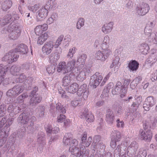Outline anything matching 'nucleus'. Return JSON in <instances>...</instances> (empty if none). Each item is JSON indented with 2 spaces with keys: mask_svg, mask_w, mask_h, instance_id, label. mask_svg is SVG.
<instances>
[{
  "mask_svg": "<svg viewBox=\"0 0 157 157\" xmlns=\"http://www.w3.org/2000/svg\"><path fill=\"white\" fill-rule=\"evenodd\" d=\"M28 51V49L26 45L20 44L14 50L6 54L2 58V60L6 61L9 63L16 61L19 57V56L16 54L17 52L25 54L27 53Z\"/></svg>",
  "mask_w": 157,
  "mask_h": 157,
  "instance_id": "obj_1",
  "label": "nucleus"
},
{
  "mask_svg": "<svg viewBox=\"0 0 157 157\" xmlns=\"http://www.w3.org/2000/svg\"><path fill=\"white\" fill-rule=\"evenodd\" d=\"M70 135L68 133L65 134L63 139V143L65 145L69 146V151L72 154L77 157H80L82 154L78 147V142L76 139H72L71 137H69Z\"/></svg>",
  "mask_w": 157,
  "mask_h": 157,
  "instance_id": "obj_2",
  "label": "nucleus"
},
{
  "mask_svg": "<svg viewBox=\"0 0 157 157\" xmlns=\"http://www.w3.org/2000/svg\"><path fill=\"white\" fill-rule=\"evenodd\" d=\"M78 85L76 83H74L66 87L65 89L69 93L74 94L77 92V94L79 96H81L83 93H84L86 87V84L81 85L80 88H79Z\"/></svg>",
  "mask_w": 157,
  "mask_h": 157,
  "instance_id": "obj_3",
  "label": "nucleus"
},
{
  "mask_svg": "<svg viewBox=\"0 0 157 157\" xmlns=\"http://www.w3.org/2000/svg\"><path fill=\"white\" fill-rule=\"evenodd\" d=\"M103 79V77L99 72H96L92 75L90 81V85L96 88L101 83Z\"/></svg>",
  "mask_w": 157,
  "mask_h": 157,
  "instance_id": "obj_4",
  "label": "nucleus"
},
{
  "mask_svg": "<svg viewBox=\"0 0 157 157\" xmlns=\"http://www.w3.org/2000/svg\"><path fill=\"white\" fill-rule=\"evenodd\" d=\"M7 31L9 33L8 34L9 37L12 40L17 39L20 35V31L16 26H9Z\"/></svg>",
  "mask_w": 157,
  "mask_h": 157,
  "instance_id": "obj_5",
  "label": "nucleus"
},
{
  "mask_svg": "<svg viewBox=\"0 0 157 157\" xmlns=\"http://www.w3.org/2000/svg\"><path fill=\"white\" fill-rule=\"evenodd\" d=\"M54 46V43L52 41H49L45 43L42 48L43 53L46 55L50 54L52 51Z\"/></svg>",
  "mask_w": 157,
  "mask_h": 157,
  "instance_id": "obj_6",
  "label": "nucleus"
},
{
  "mask_svg": "<svg viewBox=\"0 0 157 157\" xmlns=\"http://www.w3.org/2000/svg\"><path fill=\"white\" fill-rule=\"evenodd\" d=\"M156 103V101L152 96H149L145 99L143 105V108L146 111H148L149 108L153 106Z\"/></svg>",
  "mask_w": 157,
  "mask_h": 157,
  "instance_id": "obj_7",
  "label": "nucleus"
},
{
  "mask_svg": "<svg viewBox=\"0 0 157 157\" xmlns=\"http://www.w3.org/2000/svg\"><path fill=\"white\" fill-rule=\"evenodd\" d=\"M81 116L82 118L84 117L86 121L88 123L93 122L94 120L93 114L91 112H89L88 109L86 108L84 111L81 113Z\"/></svg>",
  "mask_w": 157,
  "mask_h": 157,
  "instance_id": "obj_8",
  "label": "nucleus"
},
{
  "mask_svg": "<svg viewBox=\"0 0 157 157\" xmlns=\"http://www.w3.org/2000/svg\"><path fill=\"white\" fill-rule=\"evenodd\" d=\"M140 137L142 140L148 141H150L152 137V134L151 131L150 130L144 131L143 130L140 131Z\"/></svg>",
  "mask_w": 157,
  "mask_h": 157,
  "instance_id": "obj_9",
  "label": "nucleus"
},
{
  "mask_svg": "<svg viewBox=\"0 0 157 157\" xmlns=\"http://www.w3.org/2000/svg\"><path fill=\"white\" fill-rule=\"evenodd\" d=\"M149 10V6L148 4L144 3L138 6L136 10L139 15L143 16L148 12Z\"/></svg>",
  "mask_w": 157,
  "mask_h": 157,
  "instance_id": "obj_10",
  "label": "nucleus"
},
{
  "mask_svg": "<svg viewBox=\"0 0 157 157\" xmlns=\"http://www.w3.org/2000/svg\"><path fill=\"white\" fill-rule=\"evenodd\" d=\"M139 64L135 60H131L128 63V67L131 71H136L138 69Z\"/></svg>",
  "mask_w": 157,
  "mask_h": 157,
  "instance_id": "obj_11",
  "label": "nucleus"
},
{
  "mask_svg": "<svg viewBox=\"0 0 157 157\" xmlns=\"http://www.w3.org/2000/svg\"><path fill=\"white\" fill-rule=\"evenodd\" d=\"M48 28V25L46 24H44L42 25L37 26L35 29V32L36 35H39L43 31L47 30Z\"/></svg>",
  "mask_w": 157,
  "mask_h": 157,
  "instance_id": "obj_12",
  "label": "nucleus"
},
{
  "mask_svg": "<svg viewBox=\"0 0 157 157\" xmlns=\"http://www.w3.org/2000/svg\"><path fill=\"white\" fill-rule=\"evenodd\" d=\"M57 70L58 72H62L64 74L67 73L66 63L64 62H60L58 65Z\"/></svg>",
  "mask_w": 157,
  "mask_h": 157,
  "instance_id": "obj_13",
  "label": "nucleus"
},
{
  "mask_svg": "<svg viewBox=\"0 0 157 157\" xmlns=\"http://www.w3.org/2000/svg\"><path fill=\"white\" fill-rule=\"evenodd\" d=\"M90 70L87 68H84L78 75L77 78L82 80L86 78V75L89 73Z\"/></svg>",
  "mask_w": 157,
  "mask_h": 157,
  "instance_id": "obj_14",
  "label": "nucleus"
},
{
  "mask_svg": "<svg viewBox=\"0 0 157 157\" xmlns=\"http://www.w3.org/2000/svg\"><path fill=\"white\" fill-rule=\"evenodd\" d=\"M12 2L10 0H6L2 3V8L3 10L6 11L12 6Z\"/></svg>",
  "mask_w": 157,
  "mask_h": 157,
  "instance_id": "obj_15",
  "label": "nucleus"
},
{
  "mask_svg": "<svg viewBox=\"0 0 157 157\" xmlns=\"http://www.w3.org/2000/svg\"><path fill=\"white\" fill-rule=\"evenodd\" d=\"M59 58V55L58 53L52 54L49 58V62L54 65L56 64V62Z\"/></svg>",
  "mask_w": 157,
  "mask_h": 157,
  "instance_id": "obj_16",
  "label": "nucleus"
},
{
  "mask_svg": "<svg viewBox=\"0 0 157 157\" xmlns=\"http://www.w3.org/2000/svg\"><path fill=\"white\" fill-rule=\"evenodd\" d=\"M114 119V116L112 111H108L106 115L105 120L109 124H112Z\"/></svg>",
  "mask_w": 157,
  "mask_h": 157,
  "instance_id": "obj_17",
  "label": "nucleus"
},
{
  "mask_svg": "<svg viewBox=\"0 0 157 157\" xmlns=\"http://www.w3.org/2000/svg\"><path fill=\"white\" fill-rule=\"evenodd\" d=\"M39 17L42 19L46 18L48 14V10L45 8H42L38 11Z\"/></svg>",
  "mask_w": 157,
  "mask_h": 157,
  "instance_id": "obj_18",
  "label": "nucleus"
},
{
  "mask_svg": "<svg viewBox=\"0 0 157 157\" xmlns=\"http://www.w3.org/2000/svg\"><path fill=\"white\" fill-rule=\"evenodd\" d=\"M112 29V24L110 22L108 24H105L102 28V32L105 33L107 34L110 32Z\"/></svg>",
  "mask_w": 157,
  "mask_h": 157,
  "instance_id": "obj_19",
  "label": "nucleus"
},
{
  "mask_svg": "<svg viewBox=\"0 0 157 157\" xmlns=\"http://www.w3.org/2000/svg\"><path fill=\"white\" fill-rule=\"evenodd\" d=\"M42 99L41 97L38 96L34 97V96L31 98L30 101V105H34L40 102Z\"/></svg>",
  "mask_w": 157,
  "mask_h": 157,
  "instance_id": "obj_20",
  "label": "nucleus"
},
{
  "mask_svg": "<svg viewBox=\"0 0 157 157\" xmlns=\"http://www.w3.org/2000/svg\"><path fill=\"white\" fill-rule=\"evenodd\" d=\"M13 91L14 94L15 95H17L21 93L24 90L23 87L22 86L18 85L16 86H14L13 88Z\"/></svg>",
  "mask_w": 157,
  "mask_h": 157,
  "instance_id": "obj_21",
  "label": "nucleus"
},
{
  "mask_svg": "<svg viewBox=\"0 0 157 157\" xmlns=\"http://www.w3.org/2000/svg\"><path fill=\"white\" fill-rule=\"evenodd\" d=\"M20 70V68L15 65L12 66L10 69L11 73L14 75H19V72Z\"/></svg>",
  "mask_w": 157,
  "mask_h": 157,
  "instance_id": "obj_22",
  "label": "nucleus"
},
{
  "mask_svg": "<svg viewBox=\"0 0 157 157\" xmlns=\"http://www.w3.org/2000/svg\"><path fill=\"white\" fill-rule=\"evenodd\" d=\"M122 87V84L121 82H118L115 88L113 89L112 90V93L114 95L117 94L119 92L120 90Z\"/></svg>",
  "mask_w": 157,
  "mask_h": 157,
  "instance_id": "obj_23",
  "label": "nucleus"
},
{
  "mask_svg": "<svg viewBox=\"0 0 157 157\" xmlns=\"http://www.w3.org/2000/svg\"><path fill=\"white\" fill-rule=\"evenodd\" d=\"M75 61L74 60L69 61L66 65L68 73L71 71L74 68L75 66Z\"/></svg>",
  "mask_w": 157,
  "mask_h": 157,
  "instance_id": "obj_24",
  "label": "nucleus"
},
{
  "mask_svg": "<svg viewBox=\"0 0 157 157\" xmlns=\"http://www.w3.org/2000/svg\"><path fill=\"white\" fill-rule=\"evenodd\" d=\"M106 48V46H104L103 45H102V48L103 50L102 52L103 53H104V56L106 59L108 56L111 53V51L110 49H106V48Z\"/></svg>",
  "mask_w": 157,
  "mask_h": 157,
  "instance_id": "obj_25",
  "label": "nucleus"
},
{
  "mask_svg": "<svg viewBox=\"0 0 157 157\" xmlns=\"http://www.w3.org/2000/svg\"><path fill=\"white\" fill-rule=\"evenodd\" d=\"M127 87H123L122 86V87L120 90L119 92L120 94V96L121 98H124L125 96L127 91Z\"/></svg>",
  "mask_w": 157,
  "mask_h": 157,
  "instance_id": "obj_26",
  "label": "nucleus"
},
{
  "mask_svg": "<svg viewBox=\"0 0 157 157\" xmlns=\"http://www.w3.org/2000/svg\"><path fill=\"white\" fill-rule=\"evenodd\" d=\"M87 58L86 55V54H83L80 56L78 58L77 61L81 64L83 65L85 64L86 59Z\"/></svg>",
  "mask_w": 157,
  "mask_h": 157,
  "instance_id": "obj_27",
  "label": "nucleus"
},
{
  "mask_svg": "<svg viewBox=\"0 0 157 157\" xmlns=\"http://www.w3.org/2000/svg\"><path fill=\"white\" fill-rule=\"evenodd\" d=\"M95 57L98 60H101L102 61L105 60V58L104 56V53L100 51H98L95 55Z\"/></svg>",
  "mask_w": 157,
  "mask_h": 157,
  "instance_id": "obj_28",
  "label": "nucleus"
},
{
  "mask_svg": "<svg viewBox=\"0 0 157 157\" xmlns=\"http://www.w3.org/2000/svg\"><path fill=\"white\" fill-rule=\"evenodd\" d=\"M18 119L19 120H21L22 122L24 124L26 123L28 121V117L24 113L20 116Z\"/></svg>",
  "mask_w": 157,
  "mask_h": 157,
  "instance_id": "obj_29",
  "label": "nucleus"
},
{
  "mask_svg": "<svg viewBox=\"0 0 157 157\" xmlns=\"http://www.w3.org/2000/svg\"><path fill=\"white\" fill-rule=\"evenodd\" d=\"M119 60L120 59L118 57H116L113 60V63L110 65V67L112 68L115 66H119L120 65V64H119Z\"/></svg>",
  "mask_w": 157,
  "mask_h": 157,
  "instance_id": "obj_30",
  "label": "nucleus"
},
{
  "mask_svg": "<svg viewBox=\"0 0 157 157\" xmlns=\"http://www.w3.org/2000/svg\"><path fill=\"white\" fill-rule=\"evenodd\" d=\"M114 132L116 134V135L112 138L115 140L116 141L118 142L120 141L121 138V132L117 131H114Z\"/></svg>",
  "mask_w": 157,
  "mask_h": 157,
  "instance_id": "obj_31",
  "label": "nucleus"
},
{
  "mask_svg": "<svg viewBox=\"0 0 157 157\" xmlns=\"http://www.w3.org/2000/svg\"><path fill=\"white\" fill-rule=\"evenodd\" d=\"M70 82L71 81L70 79L68 78V76H65L64 77L63 79V86H64L67 87Z\"/></svg>",
  "mask_w": 157,
  "mask_h": 157,
  "instance_id": "obj_32",
  "label": "nucleus"
},
{
  "mask_svg": "<svg viewBox=\"0 0 157 157\" xmlns=\"http://www.w3.org/2000/svg\"><path fill=\"white\" fill-rule=\"evenodd\" d=\"M39 8V6L37 5H35L33 6L29 5L28 6L29 10L34 12H36L38 9Z\"/></svg>",
  "mask_w": 157,
  "mask_h": 157,
  "instance_id": "obj_33",
  "label": "nucleus"
},
{
  "mask_svg": "<svg viewBox=\"0 0 157 157\" xmlns=\"http://www.w3.org/2000/svg\"><path fill=\"white\" fill-rule=\"evenodd\" d=\"M66 118V116L61 114L57 117V122L58 123H62L64 121Z\"/></svg>",
  "mask_w": 157,
  "mask_h": 157,
  "instance_id": "obj_34",
  "label": "nucleus"
},
{
  "mask_svg": "<svg viewBox=\"0 0 157 157\" xmlns=\"http://www.w3.org/2000/svg\"><path fill=\"white\" fill-rule=\"evenodd\" d=\"M84 20L83 18H80L77 24V27L78 29H80L84 25Z\"/></svg>",
  "mask_w": 157,
  "mask_h": 157,
  "instance_id": "obj_35",
  "label": "nucleus"
},
{
  "mask_svg": "<svg viewBox=\"0 0 157 157\" xmlns=\"http://www.w3.org/2000/svg\"><path fill=\"white\" fill-rule=\"evenodd\" d=\"M117 126L118 128H123L124 124L123 121H120L119 119H118L116 120Z\"/></svg>",
  "mask_w": 157,
  "mask_h": 157,
  "instance_id": "obj_36",
  "label": "nucleus"
},
{
  "mask_svg": "<svg viewBox=\"0 0 157 157\" xmlns=\"http://www.w3.org/2000/svg\"><path fill=\"white\" fill-rule=\"evenodd\" d=\"M109 42V37L106 36H105L104 38V40H103V42L102 45H103L104 46H106V48H108V45L107 44Z\"/></svg>",
  "mask_w": 157,
  "mask_h": 157,
  "instance_id": "obj_37",
  "label": "nucleus"
},
{
  "mask_svg": "<svg viewBox=\"0 0 157 157\" xmlns=\"http://www.w3.org/2000/svg\"><path fill=\"white\" fill-rule=\"evenodd\" d=\"M111 74V73L110 72L105 76L101 84V86H102L105 84L107 80L109 78Z\"/></svg>",
  "mask_w": 157,
  "mask_h": 157,
  "instance_id": "obj_38",
  "label": "nucleus"
},
{
  "mask_svg": "<svg viewBox=\"0 0 157 157\" xmlns=\"http://www.w3.org/2000/svg\"><path fill=\"white\" fill-rule=\"evenodd\" d=\"M11 18V16L10 14H8L5 16L4 19L5 22L4 21V20H3V23H4L2 24V25H4L10 22V20Z\"/></svg>",
  "mask_w": 157,
  "mask_h": 157,
  "instance_id": "obj_39",
  "label": "nucleus"
},
{
  "mask_svg": "<svg viewBox=\"0 0 157 157\" xmlns=\"http://www.w3.org/2000/svg\"><path fill=\"white\" fill-rule=\"evenodd\" d=\"M75 52V48L73 47L72 48L69 50V52L68 54V56L72 58L73 56V54Z\"/></svg>",
  "mask_w": 157,
  "mask_h": 157,
  "instance_id": "obj_40",
  "label": "nucleus"
},
{
  "mask_svg": "<svg viewBox=\"0 0 157 157\" xmlns=\"http://www.w3.org/2000/svg\"><path fill=\"white\" fill-rule=\"evenodd\" d=\"M80 101L79 100L75 99L72 100L71 103L72 106L76 107L79 104Z\"/></svg>",
  "mask_w": 157,
  "mask_h": 157,
  "instance_id": "obj_41",
  "label": "nucleus"
},
{
  "mask_svg": "<svg viewBox=\"0 0 157 157\" xmlns=\"http://www.w3.org/2000/svg\"><path fill=\"white\" fill-rule=\"evenodd\" d=\"M151 79L152 82L157 80V70L151 74Z\"/></svg>",
  "mask_w": 157,
  "mask_h": 157,
  "instance_id": "obj_42",
  "label": "nucleus"
},
{
  "mask_svg": "<svg viewBox=\"0 0 157 157\" xmlns=\"http://www.w3.org/2000/svg\"><path fill=\"white\" fill-rule=\"evenodd\" d=\"M26 78V76L25 75H24L23 74H22L19 76L18 79L17 80L16 82H22Z\"/></svg>",
  "mask_w": 157,
  "mask_h": 157,
  "instance_id": "obj_43",
  "label": "nucleus"
},
{
  "mask_svg": "<svg viewBox=\"0 0 157 157\" xmlns=\"http://www.w3.org/2000/svg\"><path fill=\"white\" fill-rule=\"evenodd\" d=\"M47 71L48 74H52L54 72L55 69L53 68L52 66H48L47 68Z\"/></svg>",
  "mask_w": 157,
  "mask_h": 157,
  "instance_id": "obj_44",
  "label": "nucleus"
},
{
  "mask_svg": "<svg viewBox=\"0 0 157 157\" xmlns=\"http://www.w3.org/2000/svg\"><path fill=\"white\" fill-rule=\"evenodd\" d=\"M87 139V133L85 132L83 133V136L82 137V144H84L86 141Z\"/></svg>",
  "mask_w": 157,
  "mask_h": 157,
  "instance_id": "obj_45",
  "label": "nucleus"
},
{
  "mask_svg": "<svg viewBox=\"0 0 157 157\" xmlns=\"http://www.w3.org/2000/svg\"><path fill=\"white\" fill-rule=\"evenodd\" d=\"M7 95L10 97H11L13 96H15V94H14L13 91V89L9 90L7 92Z\"/></svg>",
  "mask_w": 157,
  "mask_h": 157,
  "instance_id": "obj_46",
  "label": "nucleus"
},
{
  "mask_svg": "<svg viewBox=\"0 0 157 157\" xmlns=\"http://www.w3.org/2000/svg\"><path fill=\"white\" fill-rule=\"evenodd\" d=\"M109 91L107 90L104 89L103 90L101 96L102 98L108 96Z\"/></svg>",
  "mask_w": 157,
  "mask_h": 157,
  "instance_id": "obj_47",
  "label": "nucleus"
},
{
  "mask_svg": "<svg viewBox=\"0 0 157 157\" xmlns=\"http://www.w3.org/2000/svg\"><path fill=\"white\" fill-rule=\"evenodd\" d=\"M144 33L146 35H150L151 32V30L148 27H146L144 29Z\"/></svg>",
  "mask_w": 157,
  "mask_h": 157,
  "instance_id": "obj_48",
  "label": "nucleus"
},
{
  "mask_svg": "<svg viewBox=\"0 0 157 157\" xmlns=\"http://www.w3.org/2000/svg\"><path fill=\"white\" fill-rule=\"evenodd\" d=\"M117 142L114 139L112 138L110 144L111 147L113 148H115L117 145L116 142Z\"/></svg>",
  "mask_w": 157,
  "mask_h": 157,
  "instance_id": "obj_49",
  "label": "nucleus"
},
{
  "mask_svg": "<svg viewBox=\"0 0 157 157\" xmlns=\"http://www.w3.org/2000/svg\"><path fill=\"white\" fill-rule=\"evenodd\" d=\"M130 82V80L129 79H126L124 80L123 87H127V86L129 84Z\"/></svg>",
  "mask_w": 157,
  "mask_h": 157,
  "instance_id": "obj_50",
  "label": "nucleus"
},
{
  "mask_svg": "<svg viewBox=\"0 0 157 157\" xmlns=\"http://www.w3.org/2000/svg\"><path fill=\"white\" fill-rule=\"evenodd\" d=\"M43 39V41H45L48 37V34L46 32L44 34H42L41 36H40Z\"/></svg>",
  "mask_w": 157,
  "mask_h": 157,
  "instance_id": "obj_51",
  "label": "nucleus"
},
{
  "mask_svg": "<svg viewBox=\"0 0 157 157\" xmlns=\"http://www.w3.org/2000/svg\"><path fill=\"white\" fill-rule=\"evenodd\" d=\"M92 141V137H89L87 140V141L86 142L85 145L86 147H89Z\"/></svg>",
  "mask_w": 157,
  "mask_h": 157,
  "instance_id": "obj_52",
  "label": "nucleus"
},
{
  "mask_svg": "<svg viewBox=\"0 0 157 157\" xmlns=\"http://www.w3.org/2000/svg\"><path fill=\"white\" fill-rule=\"evenodd\" d=\"M59 93L62 94L61 97L63 98H66L68 96L65 95V92L63 90H59Z\"/></svg>",
  "mask_w": 157,
  "mask_h": 157,
  "instance_id": "obj_53",
  "label": "nucleus"
},
{
  "mask_svg": "<svg viewBox=\"0 0 157 157\" xmlns=\"http://www.w3.org/2000/svg\"><path fill=\"white\" fill-rule=\"evenodd\" d=\"M101 136L99 135L95 136L94 137V142L95 143L99 142L101 140Z\"/></svg>",
  "mask_w": 157,
  "mask_h": 157,
  "instance_id": "obj_54",
  "label": "nucleus"
},
{
  "mask_svg": "<svg viewBox=\"0 0 157 157\" xmlns=\"http://www.w3.org/2000/svg\"><path fill=\"white\" fill-rule=\"evenodd\" d=\"M45 129L46 132L48 133H51L52 132V129L50 125H48L45 127Z\"/></svg>",
  "mask_w": 157,
  "mask_h": 157,
  "instance_id": "obj_55",
  "label": "nucleus"
},
{
  "mask_svg": "<svg viewBox=\"0 0 157 157\" xmlns=\"http://www.w3.org/2000/svg\"><path fill=\"white\" fill-rule=\"evenodd\" d=\"M143 127L145 130L150 127L149 123L147 121H145L143 123Z\"/></svg>",
  "mask_w": 157,
  "mask_h": 157,
  "instance_id": "obj_56",
  "label": "nucleus"
},
{
  "mask_svg": "<svg viewBox=\"0 0 157 157\" xmlns=\"http://www.w3.org/2000/svg\"><path fill=\"white\" fill-rule=\"evenodd\" d=\"M28 95L26 94H23L19 96L18 98L21 99V101H22V100L28 97Z\"/></svg>",
  "mask_w": 157,
  "mask_h": 157,
  "instance_id": "obj_57",
  "label": "nucleus"
},
{
  "mask_svg": "<svg viewBox=\"0 0 157 157\" xmlns=\"http://www.w3.org/2000/svg\"><path fill=\"white\" fill-rule=\"evenodd\" d=\"M141 80H142V78L140 76L136 77L134 80L133 81L136 82V83L137 84L139 83Z\"/></svg>",
  "mask_w": 157,
  "mask_h": 157,
  "instance_id": "obj_58",
  "label": "nucleus"
},
{
  "mask_svg": "<svg viewBox=\"0 0 157 157\" xmlns=\"http://www.w3.org/2000/svg\"><path fill=\"white\" fill-rule=\"evenodd\" d=\"M59 131V128L58 127H55L54 128L53 130H52V133H57Z\"/></svg>",
  "mask_w": 157,
  "mask_h": 157,
  "instance_id": "obj_59",
  "label": "nucleus"
},
{
  "mask_svg": "<svg viewBox=\"0 0 157 157\" xmlns=\"http://www.w3.org/2000/svg\"><path fill=\"white\" fill-rule=\"evenodd\" d=\"M63 35H61L58 38L57 40H56V42L57 43L58 42V43H59L60 44H61V42L63 40Z\"/></svg>",
  "mask_w": 157,
  "mask_h": 157,
  "instance_id": "obj_60",
  "label": "nucleus"
},
{
  "mask_svg": "<svg viewBox=\"0 0 157 157\" xmlns=\"http://www.w3.org/2000/svg\"><path fill=\"white\" fill-rule=\"evenodd\" d=\"M63 122L64 125L66 126H67L69 125L71 123V121L69 119H65L64 121Z\"/></svg>",
  "mask_w": 157,
  "mask_h": 157,
  "instance_id": "obj_61",
  "label": "nucleus"
},
{
  "mask_svg": "<svg viewBox=\"0 0 157 157\" xmlns=\"http://www.w3.org/2000/svg\"><path fill=\"white\" fill-rule=\"evenodd\" d=\"M44 41H43V39L40 36L37 41V43L40 45L42 44Z\"/></svg>",
  "mask_w": 157,
  "mask_h": 157,
  "instance_id": "obj_62",
  "label": "nucleus"
},
{
  "mask_svg": "<svg viewBox=\"0 0 157 157\" xmlns=\"http://www.w3.org/2000/svg\"><path fill=\"white\" fill-rule=\"evenodd\" d=\"M38 90V89L37 87H34L33 88V91L31 93V95H30V96H33L35 95L36 92Z\"/></svg>",
  "mask_w": 157,
  "mask_h": 157,
  "instance_id": "obj_63",
  "label": "nucleus"
},
{
  "mask_svg": "<svg viewBox=\"0 0 157 157\" xmlns=\"http://www.w3.org/2000/svg\"><path fill=\"white\" fill-rule=\"evenodd\" d=\"M137 100L138 105H139L142 101V97L140 96L138 97L137 98Z\"/></svg>",
  "mask_w": 157,
  "mask_h": 157,
  "instance_id": "obj_64",
  "label": "nucleus"
}]
</instances>
